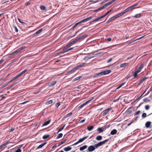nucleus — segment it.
<instances>
[{
	"label": "nucleus",
	"mask_w": 152,
	"mask_h": 152,
	"mask_svg": "<svg viewBox=\"0 0 152 152\" xmlns=\"http://www.w3.org/2000/svg\"><path fill=\"white\" fill-rule=\"evenodd\" d=\"M56 83V81H54L50 83L48 85L50 87L54 85Z\"/></svg>",
	"instance_id": "obj_19"
},
{
	"label": "nucleus",
	"mask_w": 152,
	"mask_h": 152,
	"mask_svg": "<svg viewBox=\"0 0 152 152\" xmlns=\"http://www.w3.org/2000/svg\"><path fill=\"white\" fill-rule=\"evenodd\" d=\"M94 99V97H92L89 100H88V101H86L85 103H84L83 104H82L83 106H84L86 105L89 102H90L93 99Z\"/></svg>",
	"instance_id": "obj_9"
},
{
	"label": "nucleus",
	"mask_w": 152,
	"mask_h": 152,
	"mask_svg": "<svg viewBox=\"0 0 152 152\" xmlns=\"http://www.w3.org/2000/svg\"><path fill=\"white\" fill-rule=\"evenodd\" d=\"M150 106L148 105H146L145 106V109L146 110H148L149 109Z\"/></svg>",
	"instance_id": "obj_44"
},
{
	"label": "nucleus",
	"mask_w": 152,
	"mask_h": 152,
	"mask_svg": "<svg viewBox=\"0 0 152 152\" xmlns=\"http://www.w3.org/2000/svg\"><path fill=\"white\" fill-rule=\"evenodd\" d=\"M92 18V16H90L89 17H88L86 19H85L82 20H81V22L82 23H84L85 22H86L88 20H90Z\"/></svg>",
	"instance_id": "obj_10"
},
{
	"label": "nucleus",
	"mask_w": 152,
	"mask_h": 152,
	"mask_svg": "<svg viewBox=\"0 0 152 152\" xmlns=\"http://www.w3.org/2000/svg\"><path fill=\"white\" fill-rule=\"evenodd\" d=\"M137 74H138V73H137V72L135 71V72H134V74L133 75V76H134V78H136L137 77Z\"/></svg>",
	"instance_id": "obj_37"
},
{
	"label": "nucleus",
	"mask_w": 152,
	"mask_h": 152,
	"mask_svg": "<svg viewBox=\"0 0 152 152\" xmlns=\"http://www.w3.org/2000/svg\"><path fill=\"white\" fill-rule=\"evenodd\" d=\"M66 141V140H64L62 141L61 142H59L58 145V146H59L61 145L64 143Z\"/></svg>",
	"instance_id": "obj_28"
},
{
	"label": "nucleus",
	"mask_w": 152,
	"mask_h": 152,
	"mask_svg": "<svg viewBox=\"0 0 152 152\" xmlns=\"http://www.w3.org/2000/svg\"><path fill=\"white\" fill-rule=\"evenodd\" d=\"M87 146L86 145H84L83 146L80 147V151H83L85 149L87 148Z\"/></svg>",
	"instance_id": "obj_18"
},
{
	"label": "nucleus",
	"mask_w": 152,
	"mask_h": 152,
	"mask_svg": "<svg viewBox=\"0 0 152 152\" xmlns=\"http://www.w3.org/2000/svg\"><path fill=\"white\" fill-rule=\"evenodd\" d=\"M112 60V58H110L107 61V62L108 63H109L110 62H111Z\"/></svg>",
	"instance_id": "obj_59"
},
{
	"label": "nucleus",
	"mask_w": 152,
	"mask_h": 152,
	"mask_svg": "<svg viewBox=\"0 0 152 152\" xmlns=\"http://www.w3.org/2000/svg\"><path fill=\"white\" fill-rule=\"evenodd\" d=\"M14 130V129L13 128H12L10 129L9 132H12Z\"/></svg>",
	"instance_id": "obj_64"
},
{
	"label": "nucleus",
	"mask_w": 152,
	"mask_h": 152,
	"mask_svg": "<svg viewBox=\"0 0 152 152\" xmlns=\"http://www.w3.org/2000/svg\"><path fill=\"white\" fill-rule=\"evenodd\" d=\"M7 85H8V84L7 83H5L4 84L3 86H2L1 87V88H3L4 87H5L6 86H7Z\"/></svg>",
	"instance_id": "obj_50"
},
{
	"label": "nucleus",
	"mask_w": 152,
	"mask_h": 152,
	"mask_svg": "<svg viewBox=\"0 0 152 152\" xmlns=\"http://www.w3.org/2000/svg\"><path fill=\"white\" fill-rule=\"evenodd\" d=\"M27 71H28V69H25V70H23L22 72H21L22 73V74H23L25 73V72H26Z\"/></svg>",
	"instance_id": "obj_60"
},
{
	"label": "nucleus",
	"mask_w": 152,
	"mask_h": 152,
	"mask_svg": "<svg viewBox=\"0 0 152 152\" xmlns=\"http://www.w3.org/2000/svg\"><path fill=\"white\" fill-rule=\"evenodd\" d=\"M143 64H141L140 65V66L139 67L138 69V70H139L140 72L141 71L142 69L143 68Z\"/></svg>",
	"instance_id": "obj_35"
},
{
	"label": "nucleus",
	"mask_w": 152,
	"mask_h": 152,
	"mask_svg": "<svg viewBox=\"0 0 152 152\" xmlns=\"http://www.w3.org/2000/svg\"><path fill=\"white\" fill-rule=\"evenodd\" d=\"M87 35H84L80 37H79L78 38H77V40L78 41V42L79 41H80L82 40H83L85 38L87 37Z\"/></svg>",
	"instance_id": "obj_7"
},
{
	"label": "nucleus",
	"mask_w": 152,
	"mask_h": 152,
	"mask_svg": "<svg viewBox=\"0 0 152 152\" xmlns=\"http://www.w3.org/2000/svg\"><path fill=\"white\" fill-rule=\"evenodd\" d=\"M143 101L144 102H147L149 101V100H148L147 98H145L143 99Z\"/></svg>",
	"instance_id": "obj_56"
},
{
	"label": "nucleus",
	"mask_w": 152,
	"mask_h": 152,
	"mask_svg": "<svg viewBox=\"0 0 152 152\" xmlns=\"http://www.w3.org/2000/svg\"><path fill=\"white\" fill-rule=\"evenodd\" d=\"M142 16V14L141 13H139L138 14H137L135 15L134 16H133L134 17H135L136 18H139L141 17Z\"/></svg>",
	"instance_id": "obj_21"
},
{
	"label": "nucleus",
	"mask_w": 152,
	"mask_h": 152,
	"mask_svg": "<svg viewBox=\"0 0 152 152\" xmlns=\"http://www.w3.org/2000/svg\"><path fill=\"white\" fill-rule=\"evenodd\" d=\"M110 4H109V3H108V2H107V3H106V4H105L104 6V8L107 7V6H108Z\"/></svg>",
	"instance_id": "obj_45"
},
{
	"label": "nucleus",
	"mask_w": 152,
	"mask_h": 152,
	"mask_svg": "<svg viewBox=\"0 0 152 152\" xmlns=\"http://www.w3.org/2000/svg\"><path fill=\"white\" fill-rule=\"evenodd\" d=\"M4 59H2L0 61V65L4 61Z\"/></svg>",
	"instance_id": "obj_62"
},
{
	"label": "nucleus",
	"mask_w": 152,
	"mask_h": 152,
	"mask_svg": "<svg viewBox=\"0 0 152 152\" xmlns=\"http://www.w3.org/2000/svg\"><path fill=\"white\" fill-rule=\"evenodd\" d=\"M104 8V6H103L99 8H98V10H102V9H103Z\"/></svg>",
	"instance_id": "obj_58"
},
{
	"label": "nucleus",
	"mask_w": 152,
	"mask_h": 152,
	"mask_svg": "<svg viewBox=\"0 0 152 152\" xmlns=\"http://www.w3.org/2000/svg\"><path fill=\"white\" fill-rule=\"evenodd\" d=\"M72 148L69 146H68L64 148V150L65 151H68L70 150Z\"/></svg>",
	"instance_id": "obj_14"
},
{
	"label": "nucleus",
	"mask_w": 152,
	"mask_h": 152,
	"mask_svg": "<svg viewBox=\"0 0 152 152\" xmlns=\"http://www.w3.org/2000/svg\"><path fill=\"white\" fill-rule=\"evenodd\" d=\"M53 102V101L52 100H50L49 101H47L46 103V104H51Z\"/></svg>",
	"instance_id": "obj_39"
},
{
	"label": "nucleus",
	"mask_w": 152,
	"mask_h": 152,
	"mask_svg": "<svg viewBox=\"0 0 152 152\" xmlns=\"http://www.w3.org/2000/svg\"><path fill=\"white\" fill-rule=\"evenodd\" d=\"M146 78V77H144L142 79L140 82V84H141L142 83Z\"/></svg>",
	"instance_id": "obj_43"
},
{
	"label": "nucleus",
	"mask_w": 152,
	"mask_h": 152,
	"mask_svg": "<svg viewBox=\"0 0 152 152\" xmlns=\"http://www.w3.org/2000/svg\"><path fill=\"white\" fill-rule=\"evenodd\" d=\"M42 31V29L41 28L37 31L34 34V36L36 35L37 34H38L39 33H40Z\"/></svg>",
	"instance_id": "obj_22"
},
{
	"label": "nucleus",
	"mask_w": 152,
	"mask_h": 152,
	"mask_svg": "<svg viewBox=\"0 0 152 152\" xmlns=\"http://www.w3.org/2000/svg\"><path fill=\"white\" fill-rule=\"evenodd\" d=\"M116 0H112L111 1H110L108 2V3H109V4L110 5Z\"/></svg>",
	"instance_id": "obj_53"
},
{
	"label": "nucleus",
	"mask_w": 152,
	"mask_h": 152,
	"mask_svg": "<svg viewBox=\"0 0 152 152\" xmlns=\"http://www.w3.org/2000/svg\"><path fill=\"white\" fill-rule=\"evenodd\" d=\"M65 126V124H64V125L61 128H60L58 130V131L57 133H58V132H60V131H61L64 128Z\"/></svg>",
	"instance_id": "obj_31"
},
{
	"label": "nucleus",
	"mask_w": 152,
	"mask_h": 152,
	"mask_svg": "<svg viewBox=\"0 0 152 152\" xmlns=\"http://www.w3.org/2000/svg\"><path fill=\"white\" fill-rule=\"evenodd\" d=\"M111 10H109V11L107 12L104 15H103V17H105L106 16L108 13H109L111 11Z\"/></svg>",
	"instance_id": "obj_46"
},
{
	"label": "nucleus",
	"mask_w": 152,
	"mask_h": 152,
	"mask_svg": "<svg viewBox=\"0 0 152 152\" xmlns=\"http://www.w3.org/2000/svg\"><path fill=\"white\" fill-rule=\"evenodd\" d=\"M94 128V126H88L87 127V129L89 131H91Z\"/></svg>",
	"instance_id": "obj_25"
},
{
	"label": "nucleus",
	"mask_w": 152,
	"mask_h": 152,
	"mask_svg": "<svg viewBox=\"0 0 152 152\" xmlns=\"http://www.w3.org/2000/svg\"><path fill=\"white\" fill-rule=\"evenodd\" d=\"M47 142H45L43 144H42L41 145H40L38 147H37V148H42V147H43V146H44L46 144Z\"/></svg>",
	"instance_id": "obj_27"
},
{
	"label": "nucleus",
	"mask_w": 152,
	"mask_h": 152,
	"mask_svg": "<svg viewBox=\"0 0 152 152\" xmlns=\"http://www.w3.org/2000/svg\"><path fill=\"white\" fill-rule=\"evenodd\" d=\"M40 8L42 10H46V8L43 5L40 6Z\"/></svg>",
	"instance_id": "obj_30"
},
{
	"label": "nucleus",
	"mask_w": 152,
	"mask_h": 152,
	"mask_svg": "<svg viewBox=\"0 0 152 152\" xmlns=\"http://www.w3.org/2000/svg\"><path fill=\"white\" fill-rule=\"evenodd\" d=\"M14 28L15 29V31L16 32H18V30L17 29V28L16 26H14Z\"/></svg>",
	"instance_id": "obj_54"
},
{
	"label": "nucleus",
	"mask_w": 152,
	"mask_h": 152,
	"mask_svg": "<svg viewBox=\"0 0 152 152\" xmlns=\"http://www.w3.org/2000/svg\"><path fill=\"white\" fill-rule=\"evenodd\" d=\"M117 131L115 129H114L112 130L110 132V134L111 135H114L117 133Z\"/></svg>",
	"instance_id": "obj_15"
},
{
	"label": "nucleus",
	"mask_w": 152,
	"mask_h": 152,
	"mask_svg": "<svg viewBox=\"0 0 152 152\" xmlns=\"http://www.w3.org/2000/svg\"><path fill=\"white\" fill-rule=\"evenodd\" d=\"M108 140H109V139H106L100 142H99L98 143V144L99 145L100 147V146L104 144L105 143H106L107 142Z\"/></svg>",
	"instance_id": "obj_6"
},
{
	"label": "nucleus",
	"mask_w": 152,
	"mask_h": 152,
	"mask_svg": "<svg viewBox=\"0 0 152 152\" xmlns=\"http://www.w3.org/2000/svg\"><path fill=\"white\" fill-rule=\"evenodd\" d=\"M72 114V112L69 113L66 115L65 117H69V116H71Z\"/></svg>",
	"instance_id": "obj_42"
},
{
	"label": "nucleus",
	"mask_w": 152,
	"mask_h": 152,
	"mask_svg": "<svg viewBox=\"0 0 152 152\" xmlns=\"http://www.w3.org/2000/svg\"><path fill=\"white\" fill-rule=\"evenodd\" d=\"M50 121H51L50 120H49L47 121H46L45 123H44L43 124L42 126H46L47 125H48V124H49L50 123Z\"/></svg>",
	"instance_id": "obj_23"
},
{
	"label": "nucleus",
	"mask_w": 152,
	"mask_h": 152,
	"mask_svg": "<svg viewBox=\"0 0 152 152\" xmlns=\"http://www.w3.org/2000/svg\"><path fill=\"white\" fill-rule=\"evenodd\" d=\"M10 143V142L9 141H7L5 143L3 144V145L5 146L7 145H8L9 143Z\"/></svg>",
	"instance_id": "obj_49"
},
{
	"label": "nucleus",
	"mask_w": 152,
	"mask_h": 152,
	"mask_svg": "<svg viewBox=\"0 0 152 152\" xmlns=\"http://www.w3.org/2000/svg\"><path fill=\"white\" fill-rule=\"evenodd\" d=\"M94 146L95 147V149L98 148L99 147H100L98 143L95 144Z\"/></svg>",
	"instance_id": "obj_40"
},
{
	"label": "nucleus",
	"mask_w": 152,
	"mask_h": 152,
	"mask_svg": "<svg viewBox=\"0 0 152 152\" xmlns=\"http://www.w3.org/2000/svg\"><path fill=\"white\" fill-rule=\"evenodd\" d=\"M21 150L20 148H18V149L15 152H21Z\"/></svg>",
	"instance_id": "obj_55"
},
{
	"label": "nucleus",
	"mask_w": 152,
	"mask_h": 152,
	"mask_svg": "<svg viewBox=\"0 0 152 152\" xmlns=\"http://www.w3.org/2000/svg\"><path fill=\"white\" fill-rule=\"evenodd\" d=\"M81 23H82V22H81V21H79V22H78L77 23H76L75 24L76 25V26H77L78 25H79V24H81Z\"/></svg>",
	"instance_id": "obj_52"
},
{
	"label": "nucleus",
	"mask_w": 152,
	"mask_h": 152,
	"mask_svg": "<svg viewBox=\"0 0 152 152\" xmlns=\"http://www.w3.org/2000/svg\"><path fill=\"white\" fill-rule=\"evenodd\" d=\"M111 72V70H106L104 71L101 72L99 73H96L94 76V77H99L103 75H106L109 74Z\"/></svg>",
	"instance_id": "obj_1"
},
{
	"label": "nucleus",
	"mask_w": 152,
	"mask_h": 152,
	"mask_svg": "<svg viewBox=\"0 0 152 152\" xmlns=\"http://www.w3.org/2000/svg\"><path fill=\"white\" fill-rule=\"evenodd\" d=\"M110 110V109L108 108L103 112L102 115L103 116H105Z\"/></svg>",
	"instance_id": "obj_8"
},
{
	"label": "nucleus",
	"mask_w": 152,
	"mask_h": 152,
	"mask_svg": "<svg viewBox=\"0 0 152 152\" xmlns=\"http://www.w3.org/2000/svg\"><path fill=\"white\" fill-rule=\"evenodd\" d=\"M69 47L67 45H66L63 48V50L64 51H65L66 52L68 51V49H69Z\"/></svg>",
	"instance_id": "obj_13"
},
{
	"label": "nucleus",
	"mask_w": 152,
	"mask_h": 152,
	"mask_svg": "<svg viewBox=\"0 0 152 152\" xmlns=\"http://www.w3.org/2000/svg\"><path fill=\"white\" fill-rule=\"evenodd\" d=\"M88 137V136H87L86 137H83L82 138H80L79 139V140H78V141L79 142V143L81 142H82L83 140H84L85 139H86Z\"/></svg>",
	"instance_id": "obj_12"
},
{
	"label": "nucleus",
	"mask_w": 152,
	"mask_h": 152,
	"mask_svg": "<svg viewBox=\"0 0 152 152\" xmlns=\"http://www.w3.org/2000/svg\"><path fill=\"white\" fill-rule=\"evenodd\" d=\"M124 14V13L123 12H121V13H118V17H120L121 16L123 15Z\"/></svg>",
	"instance_id": "obj_41"
},
{
	"label": "nucleus",
	"mask_w": 152,
	"mask_h": 152,
	"mask_svg": "<svg viewBox=\"0 0 152 152\" xmlns=\"http://www.w3.org/2000/svg\"><path fill=\"white\" fill-rule=\"evenodd\" d=\"M78 42V41L76 39H75L74 40L72 41V42H71L72 43V44L73 45V44H75V43L77 42Z\"/></svg>",
	"instance_id": "obj_36"
},
{
	"label": "nucleus",
	"mask_w": 152,
	"mask_h": 152,
	"mask_svg": "<svg viewBox=\"0 0 152 152\" xmlns=\"http://www.w3.org/2000/svg\"><path fill=\"white\" fill-rule=\"evenodd\" d=\"M85 64V63H83L78 65L76 67L73 68L72 69L70 70L69 71V73L70 74L74 72L76 70H77L79 68L83 66Z\"/></svg>",
	"instance_id": "obj_3"
},
{
	"label": "nucleus",
	"mask_w": 152,
	"mask_h": 152,
	"mask_svg": "<svg viewBox=\"0 0 152 152\" xmlns=\"http://www.w3.org/2000/svg\"><path fill=\"white\" fill-rule=\"evenodd\" d=\"M82 29H80L79 30L77 31H76V32L75 33V34L73 36V37H74L75 36L76 34H77L80 30H81Z\"/></svg>",
	"instance_id": "obj_57"
},
{
	"label": "nucleus",
	"mask_w": 152,
	"mask_h": 152,
	"mask_svg": "<svg viewBox=\"0 0 152 152\" xmlns=\"http://www.w3.org/2000/svg\"><path fill=\"white\" fill-rule=\"evenodd\" d=\"M83 105H82V104H81L80 105L79 107H78V108H79V109H80L81 108H82L83 107Z\"/></svg>",
	"instance_id": "obj_61"
},
{
	"label": "nucleus",
	"mask_w": 152,
	"mask_h": 152,
	"mask_svg": "<svg viewBox=\"0 0 152 152\" xmlns=\"http://www.w3.org/2000/svg\"><path fill=\"white\" fill-rule=\"evenodd\" d=\"M63 134L62 133H61L58 134L57 137H56L57 139H58L61 137L63 136Z\"/></svg>",
	"instance_id": "obj_29"
},
{
	"label": "nucleus",
	"mask_w": 152,
	"mask_h": 152,
	"mask_svg": "<svg viewBox=\"0 0 152 152\" xmlns=\"http://www.w3.org/2000/svg\"><path fill=\"white\" fill-rule=\"evenodd\" d=\"M151 124V122L150 121H148L145 123V126L146 128H148L150 126Z\"/></svg>",
	"instance_id": "obj_17"
},
{
	"label": "nucleus",
	"mask_w": 152,
	"mask_h": 152,
	"mask_svg": "<svg viewBox=\"0 0 152 152\" xmlns=\"http://www.w3.org/2000/svg\"><path fill=\"white\" fill-rule=\"evenodd\" d=\"M81 77H82L81 76H79L78 77H77L74 79L73 80V81L74 82V81H76V80H77L79 79Z\"/></svg>",
	"instance_id": "obj_34"
},
{
	"label": "nucleus",
	"mask_w": 152,
	"mask_h": 152,
	"mask_svg": "<svg viewBox=\"0 0 152 152\" xmlns=\"http://www.w3.org/2000/svg\"><path fill=\"white\" fill-rule=\"evenodd\" d=\"M147 116L146 113H143L142 115V117L143 118H145Z\"/></svg>",
	"instance_id": "obj_33"
},
{
	"label": "nucleus",
	"mask_w": 152,
	"mask_h": 152,
	"mask_svg": "<svg viewBox=\"0 0 152 152\" xmlns=\"http://www.w3.org/2000/svg\"><path fill=\"white\" fill-rule=\"evenodd\" d=\"M60 105V103L59 102H58L56 104V107H58Z\"/></svg>",
	"instance_id": "obj_48"
},
{
	"label": "nucleus",
	"mask_w": 152,
	"mask_h": 152,
	"mask_svg": "<svg viewBox=\"0 0 152 152\" xmlns=\"http://www.w3.org/2000/svg\"><path fill=\"white\" fill-rule=\"evenodd\" d=\"M104 18L103 15L101 16L100 17H99L97 18H96V19L93 20V22H96L98 21L99 20H100L102 18Z\"/></svg>",
	"instance_id": "obj_20"
},
{
	"label": "nucleus",
	"mask_w": 152,
	"mask_h": 152,
	"mask_svg": "<svg viewBox=\"0 0 152 152\" xmlns=\"http://www.w3.org/2000/svg\"><path fill=\"white\" fill-rule=\"evenodd\" d=\"M78 143H79V142L78 141L77 142H76L74 144H73L71 146H73V145H76L77 144H78Z\"/></svg>",
	"instance_id": "obj_63"
},
{
	"label": "nucleus",
	"mask_w": 152,
	"mask_h": 152,
	"mask_svg": "<svg viewBox=\"0 0 152 152\" xmlns=\"http://www.w3.org/2000/svg\"><path fill=\"white\" fill-rule=\"evenodd\" d=\"M95 149V147L93 145L90 146L88 148V151L92 152L94 151Z\"/></svg>",
	"instance_id": "obj_5"
},
{
	"label": "nucleus",
	"mask_w": 152,
	"mask_h": 152,
	"mask_svg": "<svg viewBox=\"0 0 152 152\" xmlns=\"http://www.w3.org/2000/svg\"><path fill=\"white\" fill-rule=\"evenodd\" d=\"M26 48V47L25 46H23V47L18 48L17 50H16V51H14V52L12 54L13 55H16L17 53L20 52L21 51L25 49Z\"/></svg>",
	"instance_id": "obj_4"
},
{
	"label": "nucleus",
	"mask_w": 152,
	"mask_h": 152,
	"mask_svg": "<svg viewBox=\"0 0 152 152\" xmlns=\"http://www.w3.org/2000/svg\"><path fill=\"white\" fill-rule=\"evenodd\" d=\"M50 135H45L42 137V138L44 139H45L48 138Z\"/></svg>",
	"instance_id": "obj_32"
},
{
	"label": "nucleus",
	"mask_w": 152,
	"mask_h": 152,
	"mask_svg": "<svg viewBox=\"0 0 152 152\" xmlns=\"http://www.w3.org/2000/svg\"><path fill=\"white\" fill-rule=\"evenodd\" d=\"M138 5L137 4H134L133 5H132L128 7L123 12L124 13V14L129 11L132 10L134 9V7L135 6H137Z\"/></svg>",
	"instance_id": "obj_2"
},
{
	"label": "nucleus",
	"mask_w": 152,
	"mask_h": 152,
	"mask_svg": "<svg viewBox=\"0 0 152 152\" xmlns=\"http://www.w3.org/2000/svg\"><path fill=\"white\" fill-rule=\"evenodd\" d=\"M114 19H115V18L114 17V16L110 18L106 22V23H108L110 22L113 21V20H114Z\"/></svg>",
	"instance_id": "obj_26"
},
{
	"label": "nucleus",
	"mask_w": 152,
	"mask_h": 152,
	"mask_svg": "<svg viewBox=\"0 0 152 152\" xmlns=\"http://www.w3.org/2000/svg\"><path fill=\"white\" fill-rule=\"evenodd\" d=\"M140 110H138L134 114V115H138L139 114V113H140Z\"/></svg>",
	"instance_id": "obj_47"
},
{
	"label": "nucleus",
	"mask_w": 152,
	"mask_h": 152,
	"mask_svg": "<svg viewBox=\"0 0 152 152\" xmlns=\"http://www.w3.org/2000/svg\"><path fill=\"white\" fill-rule=\"evenodd\" d=\"M66 52H65V51H64V50H63H63L62 51H61L60 52L58 53V55H60L61 54H63V53H65Z\"/></svg>",
	"instance_id": "obj_38"
},
{
	"label": "nucleus",
	"mask_w": 152,
	"mask_h": 152,
	"mask_svg": "<svg viewBox=\"0 0 152 152\" xmlns=\"http://www.w3.org/2000/svg\"><path fill=\"white\" fill-rule=\"evenodd\" d=\"M129 64V63H126L122 64L120 65V66L121 67H125L126 66H127Z\"/></svg>",
	"instance_id": "obj_16"
},
{
	"label": "nucleus",
	"mask_w": 152,
	"mask_h": 152,
	"mask_svg": "<svg viewBox=\"0 0 152 152\" xmlns=\"http://www.w3.org/2000/svg\"><path fill=\"white\" fill-rule=\"evenodd\" d=\"M102 139V137L101 135H98L96 137V139L98 141Z\"/></svg>",
	"instance_id": "obj_24"
},
{
	"label": "nucleus",
	"mask_w": 152,
	"mask_h": 152,
	"mask_svg": "<svg viewBox=\"0 0 152 152\" xmlns=\"http://www.w3.org/2000/svg\"><path fill=\"white\" fill-rule=\"evenodd\" d=\"M67 45L69 47H70L71 46H72V43L71 42L68 44H67Z\"/></svg>",
	"instance_id": "obj_51"
},
{
	"label": "nucleus",
	"mask_w": 152,
	"mask_h": 152,
	"mask_svg": "<svg viewBox=\"0 0 152 152\" xmlns=\"http://www.w3.org/2000/svg\"><path fill=\"white\" fill-rule=\"evenodd\" d=\"M106 129V127H102L101 128H99L97 129L99 133H101L103 132L104 129Z\"/></svg>",
	"instance_id": "obj_11"
}]
</instances>
